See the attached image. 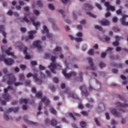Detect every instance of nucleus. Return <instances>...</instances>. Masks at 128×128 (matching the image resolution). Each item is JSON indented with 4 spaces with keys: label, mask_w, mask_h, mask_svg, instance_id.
<instances>
[{
    "label": "nucleus",
    "mask_w": 128,
    "mask_h": 128,
    "mask_svg": "<svg viewBox=\"0 0 128 128\" xmlns=\"http://www.w3.org/2000/svg\"><path fill=\"white\" fill-rule=\"evenodd\" d=\"M6 78L8 79L7 84L9 86L7 88H4L3 98L6 102H9L10 100V96L8 94V90H12V92H16V90L14 88V87L10 86V85L14 84V86H22L24 83L22 82H16V78L14 74H9Z\"/></svg>",
    "instance_id": "1"
},
{
    "label": "nucleus",
    "mask_w": 128,
    "mask_h": 128,
    "mask_svg": "<svg viewBox=\"0 0 128 128\" xmlns=\"http://www.w3.org/2000/svg\"><path fill=\"white\" fill-rule=\"evenodd\" d=\"M40 76H41L40 78H38V74L36 73L32 74V72H28V74H26V77L30 78L32 76L34 80L35 81V82H36V84H40L42 82V79L46 78V76H44V74L42 72H40Z\"/></svg>",
    "instance_id": "2"
},
{
    "label": "nucleus",
    "mask_w": 128,
    "mask_h": 128,
    "mask_svg": "<svg viewBox=\"0 0 128 128\" xmlns=\"http://www.w3.org/2000/svg\"><path fill=\"white\" fill-rule=\"evenodd\" d=\"M41 102H44L46 106H50V112L54 114V116H56L58 114V112H56L52 106H50V100L46 98V97L44 96L42 98L41 100Z\"/></svg>",
    "instance_id": "3"
},
{
    "label": "nucleus",
    "mask_w": 128,
    "mask_h": 128,
    "mask_svg": "<svg viewBox=\"0 0 128 128\" xmlns=\"http://www.w3.org/2000/svg\"><path fill=\"white\" fill-rule=\"evenodd\" d=\"M48 68H50L52 74H56V71L54 70H56V68H58V70H60V68H62V66L60 65V64H58V62L52 63L50 64V66H48Z\"/></svg>",
    "instance_id": "4"
},
{
    "label": "nucleus",
    "mask_w": 128,
    "mask_h": 128,
    "mask_svg": "<svg viewBox=\"0 0 128 128\" xmlns=\"http://www.w3.org/2000/svg\"><path fill=\"white\" fill-rule=\"evenodd\" d=\"M65 92L66 94H68V98H75V100H78V96H76V94H74V92H70L69 88L66 89L65 92H60V94H61V96H62V94H64Z\"/></svg>",
    "instance_id": "5"
},
{
    "label": "nucleus",
    "mask_w": 128,
    "mask_h": 128,
    "mask_svg": "<svg viewBox=\"0 0 128 128\" xmlns=\"http://www.w3.org/2000/svg\"><path fill=\"white\" fill-rule=\"evenodd\" d=\"M79 88L81 91L82 96H90V92L88 91L86 86L83 85L80 86Z\"/></svg>",
    "instance_id": "6"
},
{
    "label": "nucleus",
    "mask_w": 128,
    "mask_h": 128,
    "mask_svg": "<svg viewBox=\"0 0 128 128\" xmlns=\"http://www.w3.org/2000/svg\"><path fill=\"white\" fill-rule=\"evenodd\" d=\"M12 50V47L10 46L7 50H5V53L7 56H11L13 58H16V56H14V52H10Z\"/></svg>",
    "instance_id": "7"
},
{
    "label": "nucleus",
    "mask_w": 128,
    "mask_h": 128,
    "mask_svg": "<svg viewBox=\"0 0 128 128\" xmlns=\"http://www.w3.org/2000/svg\"><path fill=\"white\" fill-rule=\"evenodd\" d=\"M42 34H46V36L48 38H52V34L48 33V27L46 26H43V30H42Z\"/></svg>",
    "instance_id": "8"
},
{
    "label": "nucleus",
    "mask_w": 128,
    "mask_h": 128,
    "mask_svg": "<svg viewBox=\"0 0 128 128\" xmlns=\"http://www.w3.org/2000/svg\"><path fill=\"white\" fill-rule=\"evenodd\" d=\"M104 6H106V10L107 12H108L110 10L112 12H114V10H116V8H114V6H112L111 5H110V3L108 2H105L104 4Z\"/></svg>",
    "instance_id": "9"
},
{
    "label": "nucleus",
    "mask_w": 128,
    "mask_h": 128,
    "mask_svg": "<svg viewBox=\"0 0 128 128\" xmlns=\"http://www.w3.org/2000/svg\"><path fill=\"white\" fill-rule=\"evenodd\" d=\"M62 74H64V76H66V78H70V76H76V72H72L70 73L67 74L66 73V69L63 70L62 72Z\"/></svg>",
    "instance_id": "10"
},
{
    "label": "nucleus",
    "mask_w": 128,
    "mask_h": 128,
    "mask_svg": "<svg viewBox=\"0 0 128 128\" xmlns=\"http://www.w3.org/2000/svg\"><path fill=\"white\" fill-rule=\"evenodd\" d=\"M126 18H128V16L126 14H123L122 18H120V20L122 26H128V22H126Z\"/></svg>",
    "instance_id": "11"
},
{
    "label": "nucleus",
    "mask_w": 128,
    "mask_h": 128,
    "mask_svg": "<svg viewBox=\"0 0 128 128\" xmlns=\"http://www.w3.org/2000/svg\"><path fill=\"white\" fill-rule=\"evenodd\" d=\"M110 112H111L113 116H116V118H120L122 116V114L120 112H118L115 108H112L110 109Z\"/></svg>",
    "instance_id": "12"
},
{
    "label": "nucleus",
    "mask_w": 128,
    "mask_h": 128,
    "mask_svg": "<svg viewBox=\"0 0 128 128\" xmlns=\"http://www.w3.org/2000/svg\"><path fill=\"white\" fill-rule=\"evenodd\" d=\"M34 34H36V30H32L29 32L28 37H26L24 39L26 42H28V40H32L34 38Z\"/></svg>",
    "instance_id": "13"
},
{
    "label": "nucleus",
    "mask_w": 128,
    "mask_h": 128,
    "mask_svg": "<svg viewBox=\"0 0 128 128\" xmlns=\"http://www.w3.org/2000/svg\"><path fill=\"white\" fill-rule=\"evenodd\" d=\"M40 44H42V41L40 40L35 41L33 43V46H34L35 48H37L39 52L42 51V46H40Z\"/></svg>",
    "instance_id": "14"
},
{
    "label": "nucleus",
    "mask_w": 128,
    "mask_h": 128,
    "mask_svg": "<svg viewBox=\"0 0 128 128\" xmlns=\"http://www.w3.org/2000/svg\"><path fill=\"white\" fill-rule=\"evenodd\" d=\"M87 60L90 66H91V70H95L96 69V68L94 66V62H92V58L90 57L88 58H87Z\"/></svg>",
    "instance_id": "15"
},
{
    "label": "nucleus",
    "mask_w": 128,
    "mask_h": 128,
    "mask_svg": "<svg viewBox=\"0 0 128 128\" xmlns=\"http://www.w3.org/2000/svg\"><path fill=\"white\" fill-rule=\"evenodd\" d=\"M30 20L32 22V24L36 28V30H38V27L40 26V22H34V18H30Z\"/></svg>",
    "instance_id": "16"
},
{
    "label": "nucleus",
    "mask_w": 128,
    "mask_h": 128,
    "mask_svg": "<svg viewBox=\"0 0 128 128\" xmlns=\"http://www.w3.org/2000/svg\"><path fill=\"white\" fill-rule=\"evenodd\" d=\"M4 62H5L7 66H12L14 62V60L12 58H6L4 60Z\"/></svg>",
    "instance_id": "17"
},
{
    "label": "nucleus",
    "mask_w": 128,
    "mask_h": 128,
    "mask_svg": "<svg viewBox=\"0 0 128 128\" xmlns=\"http://www.w3.org/2000/svg\"><path fill=\"white\" fill-rule=\"evenodd\" d=\"M18 110H20V108L18 107H16V108H9L8 110L7 111V112L8 114H10V112H18Z\"/></svg>",
    "instance_id": "18"
},
{
    "label": "nucleus",
    "mask_w": 128,
    "mask_h": 128,
    "mask_svg": "<svg viewBox=\"0 0 128 128\" xmlns=\"http://www.w3.org/2000/svg\"><path fill=\"white\" fill-rule=\"evenodd\" d=\"M116 106H120V108H128V104H124L120 102H117L116 103Z\"/></svg>",
    "instance_id": "19"
},
{
    "label": "nucleus",
    "mask_w": 128,
    "mask_h": 128,
    "mask_svg": "<svg viewBox=\"0 0 128 128\" xmlns=\"http://www.w3.org/2000/svg\"><path fill=\"white\" fill-rule=\"evenodd\" d=\"M28 48L24 47V54H25L26 60H30V56L28 54Z\"/></svg>",
    "instance_id": "20"
},
{
    "label": "nucleus",
    "mask_w": 128,
    "mask_h": 128,
    "mask_svg": "<svg viewBox=\"0 0 128 128\" xmlns=\"http://www.w3.org/2000/svg\"><path fill=\"white\" fill-rule=\"evenodd\" d=\"M102 26H110V22L106 19H104L103 20L100 22Z\"/></svg>",
    "instance_id": "21"
},
{
    "label": "nucleus",
    "mask_w": 128,
    "mask_h": 128,
    "mask_svg": "<svg viewBox=\"0 0 128 128\" xmlns=\"http://www.w3.org/2000/svg\"><path fill=\"white\" fill-rule=\"evenodd\" d=\"M4 26L2 25L0 26V32H2V35L4 36V38H6V33L4 32Z\"/></svg>",
    "instance_id": "22"
},
{
    "label": "nucleus",
    "mask_w": 128,
    "mask_h": 128,
    "mask_svg": "<svg viewBox=\"0 0 128 128\" xmlns=\"http://www.w3.org/2000/svg\"><path fill=\"white\" fill-rule=\"evenodd\" d=\"M28 100L26 98H21L20 101L21 104H28Z\"/></svg>",
    "instance_id": "23"
},
{
    "label": "nucleus",
    "mask_w": 128,
    "mask_h": 128,
    "mask_svg": "<svg viewBox=\"0 0 128 128\" xmlns=\"http://www.w3.org/2000/svg\"><path fill=\"white\" fill-rule=\"evenodd\" d=\"M84 8L86 10H92V6L88 4H86L84 6Z\"/></svg>",
    "instance_id": "24"
},
{
    "label": "nucleus",
    "mask_w": 128,
    "mask_h": 128,
    "mask_svg": "<svg viewBox=\"0 0 128 128\" xmlns=\"http://www.w3.org/2000/svg\"><path fill=\"white\" fill-rule=\"evenodd\" d=\"M120 78L122 80H124V81H123V82H122V84H124V86H125V84H127L128 80H126V76H124V75H121Z\"/></svg>",
    "instance_id": "25"
},
{
    "label": "nucleus",
    "mask_w": 128,
    "mask_h": 128,
    "mask_svg": "<svg viewBox=\"0 0 128 128\" xmlns=\"http://www.w3.org/2000/svg\"><path fill=\"white\" fill-rule=\"evenodd\" d=\"M24 78L25 76L24 73H22L19 74V80L22 82L23 80H24Z\"/></svg>",
    "instance_id": "26"
},
{
    "label": "nucleus",
    "mask_w": 128,
    "mask_h": 128,
    "mask_svg": "<svg viewBox=\"0 0 128 128\" xmlns=\"http://www.w3.org/2000/svg\"><path fill=\"white\" fill-rule=\"evenodd\" d=\"M33 12L34 14H35V16H38L40 14V10L36 9H34Z\"/></svg>",
    "instance_id": "27"
},
{
    "label": "nucleus",
    "mask_w": 128,
    "mask_h": 128,
    "mask_svg": "<svg viewBox=\"0 0 128 128\" xmlns=\"http://www.w3.org/2000/svg\"><path fill=\"white\" fill-rule=\"evenodd\" d=\"M37 6L40 8H42L44 6V3L42 0H39L37 2Z\"/></svg>",
    "instance_id": "28"
},
{
    "label": "nucleus",
    "mask_w": 128,
    "mask_h": 128,
    "mask_svg": "<svg viewBox=\"0 0 128 128\" xmlns=\"http://www.w3.org/2000/svg\"><path fill=\"white\" fill-rule=\"evenodd\" d=\"M42 91H40L36 93V96L38 98H42Z\"/></svg>",
    "instance_id": "29"
},
{
    "label": "nucleus",
    "mask_w": 128,
    "mask_h": 128,
    "mask_svg": "<svg viewBox=\"0 0 128 128\" xmlns=\"http://www.w3.org/2000/svg\"><path fill=\"white\" fill-rule=\"evenodd\" d=\"M62 51V48L60 46H57L55 48V50L53 51V52L54 54H56V52H61Z\"/></svg>",
    "instance_id": "30"
},
{
    "label": "nucleus",
    "mask_w": 128,
    "mask_h": 128,
    "mask_svg": "<svg viewBox=\"0 0 128 128\" xmlns=\"http://www.w3.org/2000/svg\"><path fill=\"white\" fill-rule=\"evenodd\" d=\"M48 8L50 10H54V6L52 4H48Z\"/></svg>",
    "instance_id": "31"
},
{
    "label": "nucleus",
    "mask_w": 128,
    "mask_h": 128,
    "mask_svg": "<svg viewBox=\"0 0 128 128\" xmlns=\"http://www.w3.org/2000/svg\"><path fill=\"white\" fill-rule=\"evenodd\" d=\"M86 14L89 16H91L92 18H96V16L90 13V12H86Z\"/></svg>",
    "instance_id": "32"
},
{
    "label": "nucleus",
    "mask_w": 128,
    "mask_h": 128,
    "mask_svg": "<svg viewBox=\"0 0 128 128\" xmlns=\"http://www.w3.org/2000/svg\"><path fill=\"white\" fill-rule=\"evenodd\" d=\"M4 118L6 122H8L10 120V116H8V114H6V113L4 114Z\"/></svg>",
    "instance_id": "33"
},
{
    "label": "nucleus",
    "mask_w": 128,
    "mask_h": 128,
    "mask_svg": "<svg viewBox=\"0 0 128 128\" xmlns=\"http://www.w3.org/2000/svg\"><path fill=\"white\" fill-rule=\"evenodd\" d=\"M56 124H58V122L56 120H53L51 121L50 124L53 126H56Z\"/></svg>",
    "instance_id": "34"
},
{
    "label": "nucleus",
    "mask_w": 128,
    "mask_h": 128,
    "mask_svg": "<svg viewBox=\"0 0 128 128\" xmlns=\"http://www.w3.org/2000/svg\"><path fill=\"white\" fill-rule=\"evenodd\" d=\"M99 66H100V68H104L106 66V64H104V62H100L99 63Z\"/></svg>",
    "instance_id": "35"
},
{
    "label": "nucleus",
    "mask_w": 128,
    "mask_h": 128,
    "mask_svg": "<svg viewBox=\"0 0 128 128\" xmlns=\"http://www.w3.org/2000/svg\"><path fill=\"white\" fill-rule=\"evenodd\" d=\"M49 88L51 90L52 92H56V87H54V85L50 84L49 86Z\"/></svg>",
    "instance_id": "36"
},
{
    "label": "nucleus",
    "mask_w": 128,
    "mask_h": 128,
    "mask_svg": "<svg viewBox=\"0 0 128 128\" xmlns=\"http://www.w3.org/2000/svg\"><path fill=\"white\" fill-rule=\"evenodd\" d=\"M95 6H96V8H98V10H102V5H100V4H98V3H95Z\"/></svg>",
    "instance_id": "37"
},
{
    "label": "nucleus",
    "mask_w": 128,
    "mask_h": 128,
    "mask_svg": "<svg viewBox=\"0 0 128 128\" xmlns=\"http://www.w3.org/2000/svg\"><path fill=\"white\" fill-rule=\"evenodd\" d=\"M56 57L54 56H52L51 60H52V64H56Z\"/></svg>",
    "instance_id": "38"
},
{
    "label": "nucleus",
    "mask_w": 128,
    "mask_h": 128,
    "mask_svg": "<svg viewBox=\"0 0 128 128\" xmlns=\"http://www.w3.org/2000/svg\"><path fill=\"white\" fill-rule=\"evenodd\" d=\"M111 124L112 126H116V124H118V122H116V120H111Z\"/></svg>",
    "instance_id": "39"
},
{
    "label": "nucleus",
    "mask_w": 128,
    "mask_h": 128,
    "mask_svg": "<svg viewBox=\"0 0 128 128\" xmlns=\"http://www.w3.org/2000/svg\"><path fill=\"white\" fill-rule=\"evenodd\" d=\"M28 124H32V126H38V122L32 121H28Z\"/></svg>",
    "instance_id": "40"
},
{
    "label": "nucleus",
    "mask_w": 128,
    "mask_h": 128,
    "mask_svg": "<svg viewBox=\"0 0 128 128\" xmlns=\"http://www.w3.org/2000/svg\"><path fill=\"white\" fill-rule=\"evenodd\" d=\"M20 68L22 70H26V66L24 64H20Z\"/></svg>",
    "instance_id": "41"
},
{
    "label": "nucleus",
    "mask_w": 128,
    "mask_h": 128,
    "mask_svg": "<svg viewBox=\"0 0 128 128\" xmlns=\"http://www.w3.org/2000/svg\"><path fill=\"white\" fill-rule=\"evenodd\" d=\"M91 80H90L89 81V87H88V90H94V87L92 86V85L90 84V82H91Z\"/></svg>",
    "instance_id": "42"
},
{
    "label": "nucleus",
    "mask_w": 128,
    "mask_h": 128,
    "mask_svg": "<svg viewBox=\"0 0 128 128\" xmlns=\"http://www.w3.org/2000/svg\"><path fill=\"white\" fill-rule=\"evenodd\" d=\"M74 40H76V42H80L82 41V38H75Z\"/></svg>",
    "instance_id": "43"
},
{
    "label": "nucleus",
    "mask_w": 128,
    "mask_h": 128,
    "mask_svg": "<svg viewBox=\"0 0 128 128\" xmlns=\"http://www.w3.org/2000/svg\"><path fill=\"white\" fill-rule=\"evenodd\" d=\"M120 58V56H110V60H118V58Z\"/></svg>",
    "instance_id": "44"
},
{
    "label": "nucleus",
    "mask_w": 128,
    "mask_h": 128,
    "mask_svg": "<svg viewBox=\"0 0 128 128\" xmlns=\"http://www.w3.org/2000/svg\"><path fill=\"white\" fill-rule=\"evenodd\" d=\"M94 120L96 126H100V122H98V118H94Z\"/></svg>",
    "instance_id": "45"
},
{
    "label": "nucleus",
    "mask_w": 128,
    "mask_h": 128,
    "mask_svg": "<svg viewBox=\"0 0 128 128\" xmlns=\"http://www.w3.org/2000/svg\"><path fill=\"white\" fill-rule=\"evenodd\" d=\"M94 28L96 30H102V28L98 25H96Z\"/></svg>",
    "instance_id": "46"
},
{
    "label": "nucleus",
    "mask_w": 128,
    "mask_h": 128,
    "mask_svg": "<svg viewBox=\"0 0 128 128\" xmlns=\"http://www.w3.org/2000/svg\"><path fill=\"white\" fill-rule=\"evenodd\" d=\"M112 44L114 46H120V42L118 40H116L115 42H113Z\"/></svg>",
    "instance_id": "47"
},
{
    "label": "nucleus",
    "mask_w": 128,
    "mask_h": 128,
    "mask_svg": "<svg viewBox=\"0 0 128 128\" xmlns=\"http://www.w3.org/2000/svg\"><path fill=\"white\" fill-rule=\"evenodd\" d=\"M68 116H70V117H72V118H73V120H76V118L74 117V114H72V112H69L68 113Z\"/></svg>",
    "instance_id": "48"
},
{
    "label": "nucleus",
    "mask_w": 128,
    "mask_h": 128,
    "mask_svg": "<svg viewBox=\"0 0 128 128\" xmlns=\"http://www.w3.org/2000/svg\"><path fill=\"white\" fill-rule=\"evenodd\" d=\"M94 54V50H92V49H90L88 52V54H89L90 56H93Z\"/></svg>",
    "instance_id": "49"
},
{
    "label": "nucleus",
    "mask_w": 128,
    "mask_h": 128,
    "mask_svg": "<svg viewBox=\"0 0 128 128\" xmlns=\"http://www.w3.org/2000/svg\"><path fill=\"white\" fill-rule=\"evenodd\" d=\"M76 36H78V38H82V32H78L76 34Z\"/></svg>",
    "instance_id": "50"
},
{
    "label": "nucleus",
    "mask_w": 128,
    "mask_h": 128,
    "mask_svg": "<svg viewBox=\"0 0 128 128\" xmlns=\"http://www.w3.org/2000/svg\"><path fill=\"white\" fill-rule=\"evenodd\" d=\"M76 28L79 30H82V26L78 24L76 26Z\"/></svg>",
    "instance_id": "51"
},
{
    "label": "nucleus",
    "mask_w": 128,
    "mask_h": 128,
    "mask_svg": "<svg viewBox=\"0 0 128 128\" xmlns=\"http://www.w3.org/2000/svg\"><path fill=\"white\" fill-rule=\"evenodd\" d=\"M86 124L84 122H80V125L82 128H84L86 126Z\"/></svg>",
    "instance_id": "52"
},
{
    "label": "nucleus",
    "mask_w": 128,
    "mask_h": 128,
    "mask_svg": "<svg viewBox=\"0 0 128 128\" xmlns=\"http://www.w3.org/2000/svg\"><path fill=\"white\" fill-rule=\"evenodd\" d=\"M106 56V52H102L100 54V57L102 58H104Z\"/></svg>",
    "instance_id": "53"
},
{
    "label": "nucleus",
    "mask_w": 128,
    "mask_h": 128,
    "mask_svg": "<svg viewBox=\"0 0 128 128\" xmlns=\"http://www.w3.org/2000/svg\"><path fill=\"white\" fill-rule=\"evenodd\" d=\"M105 116H106V119L110 120V113L106 112Z\"/></svg>",
    "instance_id": "54"
},
{
    "label": "nucleus",
    "mask_w": 128,
    "mask_h": 128,
    "mask_svg": "<svg viewBox=\"0 0 128 128\" xmlns=\"http://www.w3.org/2000/svg\"><path fill=\"white\" fill-rule=\"evenodd\" d=\"M86 108H93L92 105H90L89 104H86Z\"/></svg>",
    "instance_id": "55"
},
{
    "label": "nucleus",
    "mask_w": 128,
    "mask_h": 128,
    "mask_svg": "<svg viewBox=\"0 0 128 128\" xmlns=\"http://www.w3.org/2000/svg\"><path fill=\"white\" fill-rule=\"evenodd\" d=\"M62 121L65 124H68V120L66 118H62Z\"/></svg>",
    "instance_id": "56"
},
{
    "label": "nucleus",
    "mask_w": 128,
    "mask_h": 128,
    "mask_svg": "<svg viewBox=\"0 0 128 128\" xmlns=\"http://www.w3.org/2000/svg\"><path fill=\"white\" fill-rule=\"evenodd\" d=\"M53 82H54L55 84H58V78L56 77H54L53 78Z\"/></svg>",
    "instance_id": "57"
},
{
    "label": "nucleus",
    "mask_w": 128,
    "mask_h": 128,
    "mask_svg": "<svg viewBox=\"0 0 128 128\" xmlns=\"http://www.w3.org/2000/svg\"><path fill=\"white\" fill-rule=\"evenodd\" d=\"M81 114H82L83 116H88V112H86V111H82V112H81Z\"/></svg>",
    "instance_id": "58"
},
{
    "label": "nucleus",
    "mask_w": 128,
    "mask_h": 128,
    "mask_svg": "<svg viewBox=\"0 0 128 128\" xmlns=\"http://www.w3.org/2000/svg\"><path fill=\"white\" fill-rule=\"evenodd\" d=\"M3 72L5 74L8 73V68H4Z\"/></svg>",
    "instance_id": "59"
},
{
    "label": "nucleus",
    "mask_w": 128,
    "mask_h": 128,
    "mask_svg": "<svg viewBox=\"0 0 128 128\" xmlns=\"http://www.w3.org/2000/svg\"><path fill=\"white\" fill-rule=\"evenodd\" d=\"M58 12L62 14L63 18H64V12L62 10H60Z\"/></svg>",
    "instance_id": "60"
},
{
    "label": "nucleus",
    "mask_w": 128,
    "mask_h": 128,
    "mask_svg": "<svg viewBox=\"0 0 128 128\" xmlns=\"http://www.w3.org/2000/svg\"><path fill=\"white\" fill-rule=\"evenodd\" d=\"M116 68H124V64H117V66Z\"/></svg>",
    "instance_id": "61"
},
{
    "label": "nucleus",
    "mask_w": 128,
    "mask_h": 128,
    "mask_svg": "<svg viewBox=\"0 0 128 128\" xmlns=\"http://www.w3.org/2000/svg\"><path fill=\"white\" fill-rule=\"evenodd\" d=\"M50 58V54H48V53H46L45 54V58Z\"/></svg>",
    "instance_id": "62"
},
{
    "label": "nucleus",
    "mask_w": 128,
    "mask_h": 128,
    "mask_svg": "<svg viewBox=\"0 0 128 128\" xmlns=\"http://www.w3.org/2000/svg\"><path fill=\"white\" fill-rule=\"evenodd\" d=\"M42 102L39 104V106H38V110H42Z\"/></svg>",
    "instance_id": "63"
},
{
    "label": "nucleus",
    "mask_w": 128,
    "mask_h": 128,
    "mask_svg": "<svg viewBox=\"0 0 128 128\" xmlns=\"http://www.w3.org/2000/svg\"><path fill=\"white\" fill-rule=\"evenodd\" d=\"M118 19V17H113L112 22H116Z\"/></svg>",
    "instance_id": "64"
}]
</instances>
